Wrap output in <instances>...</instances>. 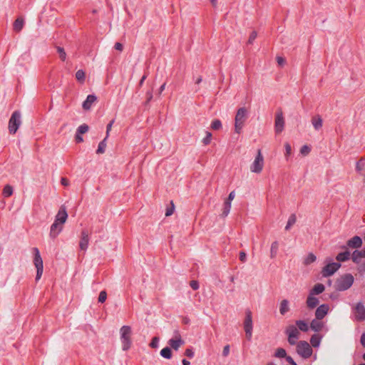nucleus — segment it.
Masks as SVG:
<instances>
[{"instance_id":"nucleus-22","label":"nucleus","mask_w":365,"mask_h":365,"mask_svg":"<svg viewBox=\"0 0 365 365\" xmlns=\"http://www.w3.org/2000/svg\"><path fill=\"white\" fill-rule=\"evenodd\" d=\"M325 289V287L324 284L321 283H317L315 284L312 289L310 290L309 294L315 295V294H319L322 293Z\"/></svg>"},{"instance_id":"nucleus-39","label":"nucleus","mask_w":365,"mask_h":365,"mask_svg":"<svg viewBox=\"0 0 365 365\" xmlns=\"http://www.w3.org/2000/svg\"><path fill=\"white\" fill-rule=\"evenodd\" d=\"M312 125L315 129H319L322 126V119L319 117H315L312 119Z\"/></svg>"},{"instance_id":"nucleus-4","label":"nucleus","mask_w":365,"mask_h":365,"mask_svg":"<svg viewBox=\"0 0 365 365\" xmlns=\"http://www.w3.org/2000/svg\"><path fill=\"white\" fill-rule=\"evenodd\" d=\"M33 254V264L36 269V280H39L43 272V262L41 256L40 251L38 248L34 247L32 249Z\"/></svg>"},{"instance_id":"nucleus-52","label":"nucleus","mask_w":365,"mask_h":365,"mask_svg":"<svg viewBox=\"0 0 365 365\" xmlns=\"http://www.w3.org/2000/svg\"><path fill=\"white\" fill-rule=\"evenodd\" d=\"M276 60L279 66H284L285 63V59L283 57L278 56L277 57Z\"/></svg>"},{"instance_id":"nucleus-31","label":"nucleus","mask_w":365,"mask_h":365,"mask_svg":"<svg viewBox=\"0 0 365 365\" xmlns=\"http://www.w3.org/2000/svg\"><path fill=\"white\" fill-rule=\"evenodd\" d=\"M296 325L299 331L301 330L302 331H307L309 329L308 324L304 321H297L296 322Z\"/></svg>"},{"instance_id":"nucleus-28","label":"nucleus","mask_w":365,"mask_h":365,"mask_svg":"<svg viewBox=\"0 0 365 365\" xmlns=\"http://www.w3.org/2000/svg\"><path fill=\"white\" fill-rule=\"evenodd\" d=\"M319 319H314L311 322L310 327L314 331H320L323 327V323L319 321Z\"/></svg>"},{"instance_id":"nucleus-38","label":"nucleus","mask_w":365,"mask_h":365,"mask_svg":"<svg viewBox=\"0 0 365 365\" xmlns=\"http://www.w3.org/2000/svg\"><path fill=\"white\" fill-rule=\"evenodd\" d=\"M86 73L83 70H78L76 73V78L78 81L83 83L85 81Z\"/></svg>"},{"instance_id":"nucleus-48","label":"nucleus","mask_w":365,"mask_h":365,"mask_svg":"<svg viewBox=\"0 0 365 365\" xmlns=\"http://www.w3.org/2000/svg\"><path fill=\"white\" fill-rule=\"evenodd\" d=\"M174 210H175V205L172 202L171 206L170 207H168L165 210V216H167V217L170 216L174 212Z\"/></svg>"},{"instance_id":"nucleus-14","label":"nucleus","mask_w":365,"mask_h":365,"mask_svg":"<svg viewBox=\"0 0 365 365\" xmlns=\"http://www.w3.org/2000/svg\"><path fill=\"white\" fill-rule=\"evenodd\" d=\"M169 344L173 349L178 350L182 345L184 344V341L181 336L178 334L169 340Z\"/></svg>"},{"instance_id":"nucleus-24","label":"nucleus","mask_w":365,"mask_h":365,"mask_svg":"<svg viewBox=\"0 0 365 365\" xmlns=\"http://www.w3.org/2000/svg\"><path fill=\"white\" fill-rule=\"evenodd\" d=\"M231 208H232L231 205H229L227 203L224 202L223 207L220 210V217L221 218L227 217L230 212Z\"/></svg>"},{"instance_id":"nucleus-3","label":"nucleus","mask_w":365,"mask_h":365,"mask_svg":"<svg viewBox=\"0 0 365 365\" xmlns=\"http://www.w3.org/2000/svg\"><path fill=\"white\" fill-rule=\"evenodd\" d=\"M120 339L123 351H128L132 346V329L130 326L124 325L119 329Z\"/></svg>"},{"instance_id":"nucleus-8","label":"nucleus","mask_w":365,"mask_h":365,"mask_svg":"<svg viewBox=\"0 0 365 365\" xmlns=\"http://www.w3.org/2000/svg\"><path fill=\"white\" fill-rule=\"evenodd\" d=\"M284 124L285 122L283 112L282 110H278L276 113L274 118V130L277 134L282 133L284 128Z\"/></svg>"},{"instance_id":"nucleus-5","label":"nucleus","mask_w":365,"mask_h":365,"mask_svg":"<svg viewBox=\"0 0 365 365\" xmlns=\"http://www.w3.org/2000/svg\"><path fill=\"white\" fill-rule=\"evenodd\" d=\"M354 281V276L351 274L341 275L336 282V287L339 291H345L349 289Z\"/></svg>"},{"instance_id":"nucleus-62","label":"nucleus","mask_w":365,"mask_h":365,"mask_svg":"<svg viewBox=\"0 0 365 365\" xmlns=\"http://www.w3.org/2000/svg\"><path fill=\"white\" fill-rule=\"evenodd\" d=\"M266 365H277V364H274V362H269Z\"/></svg>"},{"instance_id":"nucleus-11","label":"nucleus","mask_w":365,"mask_h":365,"mask_svg":"<svg viewBox=\"0 0 365 365\" xmlns=\"http://www.w3.org/2000/svg\"><path fill=\"white\" fill-rule=\"evenodd\" d=\"M244 329L247 339H250L252 336V318L250 313L247 314L245 319Z\"/></svg>"},{"instance_id":"nucleus-44","label":"nucleus","mask_w":365,"mask_h":365,"mask_svg":"<svg viewBox=\"0 0 365 365\" xmlns=\"http://www.w3.org/2000/svg\"><path fill=\"white\" fill-rule=\"evenodd\" d=\"M88 129H89L88 125H87L86 124H83L78 128L77 133L83 135V134L86 133V132H88Z\"/></svg>"},{"instance_id":"nucleus-7","label":"nucleus","mask_w":365,"mask_h":365,"mask_svg":"<svg viewBox=\"0 0 365 365\" xmlns=\"http://www.w3.org/2000/svg\"><path fill=\"white\" fill-rule=\"evenodd\" d=\"M296 350L297 354L304 358H308L312 354L310 345L305 341H300L297 344Z\"/></svg>"},{"instance_id":"nucleus-63","label":"nucleus","mask_w":365,"mask_h":365,"mask_svg":"<svg viewBox=\"0 0 365 365\" xmlns=\"http://www.w3.org/2000/svg\"><path fill=\"white\" fill-rule=\"evenodd\" d=\"M165 88V85H163L160 88V91H163Z\"/></svg>"},{"instance_id":"nucleus-42","label":"nucleus","mask_w":365,"mask_h":365,"mask_svg":"<svg viewBox=\"0 0 365 365\" xmlns=\"http://www.w3.org/2000/svg\"><path fill=\"white\" fill-rule=\"evenodd\" d=\"M57 52L59 55V58L62 61H65L66 59V53L64 49L61 47H57Z\"/></svg>"},{"instance_id":"nucleus-46","label":"nucleus","mask_w":365,"mask_h":365,"mask_svg":"<svg viewBox=\"0 0 365 365\" xmlns=\"http://www.w3.org/2000/svg\"><path fill=\"white\" fill-rule=\"evenodd\" d=\"M310 152V148L307 145H304L300 149V153L305 156L307 155Z\"/></svg>"},{"instance_id":"nucleus-60","label":"nucleus","mask_w":365,"mask_h":365,"mask_svg":"<svg viewBox=\"0 0 365 365\" xmlns=\"http://www.w3.org/2000/svg\"><path fill=\"white\" fill-rule=\"evenodd\" d=\"M245 257V253H241L240 254V259L241 260H243Z\"/></svg>"},{"instance_id":"nucleus-45","label":"nucleus","mask_w":365,"mask_h":365,"mask_svg":"<svg viewBox=\"0 0 365 365\" xmlns=\"http://www.w3.org/2000/svg\"><path fill=\"white\" fill-rule=\"evenodd\" d=\"M284 148L285 150V156L288 158L292 154V147L289 143H286L284 144Z\"/></svg>"},{"instance_id":"nucleus-20","label":"nucleus","mask_w":365,"mask_h":365,"mask_svg":"<svg viewBox=\"0 0 365 365\" xmlns=\"http://www.w3.org/2000/svg\"><path fill=\"white\" fill-rule=\"evenodd\" d=\"M89 241V234L87 231H82L79 245L81 250H86Z\"/></svg>"},{"instance_id":"nucleus-49","label":"nucleus","mask_w":365,"mask_h":365,"mask_svg":"<svg viewBox=\"0 0 365 365\" xmlns=\"http://www.w3.org/2000/svg\"><path fill=\"white\" fill-rule=\"evenodd\" d=\"M107 298V294L105 291H102L100 292L99 297H98V301L101 303L104 302L106 300Z\"/></svg>"},{"instance_id":"nucleus-50","label":"nucleus","mask_w":365,"mask_h":365,"mask_svg":"<svg viewBox=\"0 0 365 365\" xmlns=\"http://www.w3.org/2000/svg\"><path fill=\"white\" fill-rule=\"evenodd\" d=\"M75 140L77 143H82L83 141V138L82 137L81 134H79L78 133H76L75 136Z\"/></svg>"},{"instance_id":"nucleus-27","label":"nucleus","mask_w":365,"mask_h":365,"mask_svg":"<svg viewBox=\"0 0 365 365\" xmlns=\"http://www.w3.org/2000/svg\"><path fill=\"white\" fill-rule=\"evenodd\" d=\"M279 244L278 242H273L270 247V257L274 258L278 252Z\"/></svg>"},{"instance_id":"nucleus-61","label":"nucleus","mask_w":365,"mask_h":365,"mask_svg":"<svg viewBox=\"0 0 365 365\" xmlns=\"http://www.w3.org/2000/svg\"><path fill=\"white\" fill-rule=\"evenodd\" d=\"M361 252H362V256H364V257L365 258V248L361 250Z\"/></svg>"},{"instance_id":"nucleus-18","label":"nucleus","mask_w":365,"mask_h":365,"mask_svg":"<svg viewBox=\"0 0 365 365\" xmlns=\"http://www.w3.org/2000/svg\"><path fill=\"white\" fill-rule=\"evenodd\" d=\"M355 316L357 320L363 321L365 319V307L363 304L359 303L356 305Z\"/></svg>"},{"instance_id":"nucleus-58","label":"nucleus","mask_w":365,"mask_h":365,"mask_svg":"<svg viewBox=\"0 0 365 365\" xmlns=\"http://www.w3.org/2000/svg\"><path fill=\"white\" fill-rule=\"evenodd\" d=\"M361 344L365 347V333L361 335Z\"/></svg>"},{"instance_id":"nucleus-29","label":"nucleus","mask_w":365,"mask_h":365,"mask_svg":"<svg viewBox=\"0 0 365 365\" xmlns=\"http://www.w3.org/2000/svg\"><path fill=\"white\" fill-rule=\"evenodd\" d=\"M362 258L364 257L362 256L361 250H356L351 255V259L355 263H359Z\"/></svg>"},{"instance_id":"nucleus-41","label":"nucleus","mask_w":365,"mask_h":365,"mask_svg":"<svg viewBox=\"0 0 365 365\" xmlns=\"http://www.w3.org/2000/svg\"><path fill=\"white\" fill-rule=\"evenodd\" d=\"M235 195L236 194L235 191L230 192L227 197L225 200L224 202L232 206V202L234 200Z\"/></svg>"},{"instance_id":"nucleus-13","label":"nucleus","mask_w":365,"mask_h":365,"mask_svg":"<svg viewBox=\"0 0 365 365\" xmlns=\"http://www.w3.org/2000/svg\"><path fill=\"white\" fill-rule=\"evenodd\" d=\"M356 171L361 177V179L365 182V156L361 157L355 165Z\"/></svg>"},{"instance_id":"nucleus-47","label":"nucleus","mask_w":365,"mask_h":365,"mask_svg":"<svg viewBox=\"0 0 365 365\" xmlns=\"http://www.w3.org/2000/svg\"><path fill=\"white\" fill-rule=\"evenodd\" d=\"M159 338L155 336L152 339V341L150 344V347L155 349L158 346Z\"/></svg>"},{"instance_id":"nucleus-10","label":"nucleus","mask_w":365,"mask_h":365,"mask_svg":"<svg viewBox=\"0 0 365 365\" xmlns=\"http://www.w3.org/2000/svg\"><path fill=\"white\" fill-rule=\"evenodd\" d=\"M341 267L339 262H330L324 266L322 269L323 277H329L334 274Z\"/></svg>"},{"instance_id":"nucleus-32","label":"nucleus","mask_w":365,"mask_h":365,"mask_svg":"<svg viewBox=\"0 0 365 365\" xmlns=\"http://www.w3.org/2000/svg\"><path fill=\"white\" fill-rule=\"evenodd\" d=\"M222 127V122L218 119H215L211 122L210 128L213 130H220Z\"/></svg>"},{"instance_id":"nucleus-26","label":"nucleus","mask_w":365,"mask_h":365,"mask_svg":"<svg viewBox=\"0 0 365 365\" xmlns=\"http://www.w3.org/2000/svg\"><path fill=\"white\" fill-rule=\"evenodd\" d=\"M289 310V302L286 299L282 300L279 304V312L284 315Z\"/></svg>"},{"instance_id":"nucleus-6","label":"nucleus","mask_w":365,"mask_h":365,"mask_svg":"<svg viewBox=\"0 0 365 365\" xmlns=\"http://www.w3.org/2000/svg\"><path fill=\"white\" fill-rule=\"evenodd\" d=\"M21 115L19 111H15L11 115L9 121V131L11 134H15L21 123Z\"/></svg>"},{"instance_id":"nucleus-64","label":"nucleus","mask_w":365,"mask_h":365,"mask_svg":"<svg viewBox=\"0 0 365 365\" xmlns=\"http://www.w3.org/2000/svg\"><path fill=\"white\" fill-rule=\"evenodd\" d=\"M363 359L365 360V353L363 355Z\"/></svg>"},{"instance_id":"nucleus-34","label":"nucleus","mask_w":365,"mask_h":365,"mask_svg":"<svg viewBox=\"0 0 365 365\" xmlns=\"http://www.w3.org/2000/svg\"><path fill=\"white\" fill-rule=\"evenodd\" d=\"M14 190L13 187L10 185H6L4 186L3 189L2 194L4 197H10L13 194Z\"/></svg>"},{"instance_id":"nucleus-36","label":"nucleus","mask_w":365,"mask_h":365,"mask_svg":"<svg viewBox=\"0 0 365 365\" xmlns=\"http://www.w3.org/2000/svg\"><path fill=\"white\" fill-rule=\"evenodd\" d=\"M160 355L165 359H170L172 357V351L170 348L165 347L160 351Z\"/></svg>"},{"instance_id":"nucleus-51","label":"nucleus","mask_w":365,"mask_h":365,"mask_svg":"<svg viewBox=\"0 0 365 365\" xmlns=\"http://www.w3.org/2000/svg\"><path fill=\"white\" fill-rule=\"evenodd\" d=\"M185 356H187V357L189 358H192L194 355V352L191 349H187L185 351Z\"/></svg>"},{"instance_id":"nucleus-35","label":"nucleus","mask_w":365,"mask_h":365,"mask_svg":"<svg viewBox=\"0 0 365 365\" xmlns=\"http://www.w3.org/2000/svg\"><path fill=\"white\" fill-rule=\"evenodd\" d=\"M212 139V133L210 132L207 131L205 133V136L202 139V143L205 145H209L211 143Z\"/></svg>"},{"instance_id":"nucleus-55","label":"nucleus","mask_w":365,"mask_h":365,"mask_svg":"<svg viewBox=\"0 0 365 365\" xmlns=\"http://www.w3.org/2000/svg\"><path fill=\"white\" fill-rule=\"evenodd\" d=\"M190 287L193 289H197L198 288V284L197 282L195 281H192L190 283Z\"/></svg>"},{"instance_id":"nucleus-30","label":"nucleus","mask_w":365,"mask_h":365,"mask_svg":"<svg viewBox=\"0 0 365 365\" xmlns=\"http://www.w3.org/2000/svg\"><path fill=\"white\" fill-rule=\"evenodd\" d=\"M349 255L348 251L340 252L336 255V259L339 262H345L349 258Z\"/></svg>"},{"instance_id":"nucleus-2","label":"nucleus","mask_w":365,"mask_h":365,"mask_svg":"<svg viewBox=\"0 0 365 365\" xmlns=\"http://www.w3.org/2000/svg\"><path fill=\"white\" fill-rule=\"evenodd\" d=\"M264 168V158L260 150H258L254 159L249 165V170L252 174L260 175Z\"/></svg>"},{"instance_id":"nucleus-59","label":"nucleus","mask_w":365,"mask_h":365,"mask_svg":"<svg viewBox=\"0 0 365 365\" xmlns=\"http://www.w3.org/2000/svg\"><path fill=\"white\" fill-rule=\"evenodd\" d=\"M182 364H183V365H189V364H190V361H187V360H186V359H183V360L182 361Z\"/></svg>"},{"instance_id":"nucleus-40","label":"nucleus","mask_w":365,"mask_h":365,"mask_svg":"<svg viewBox=\"0 0 365 365\" xmlns=\"http://www.w3.org/2000/svg\"><path fill=\"white\" fill-rule=\"evenodd\" d=\"M311 341V344H312V346L317 347L320 344L321 337H320L319 335L315 334V335L312 336V337L311 338V341Z\"/></svg>"},{"instance_id":"nucleus-12","label":"nucleus","mask_w":365,"mask_h":365,"mask_svg":"<svg viewBox=\"0 0 365 365\" xmlns=\"http://www.w3.org/2000/svg\"><path fill=\"white\" fill-rule=\"evenodd\" d=\"M63 225L62 223L54 221L50 228V237L52 239L56 238L63 229Z\"/></svg>"},{"instance_id":"nucleus-33","label":"nucleus","mask_w":365,"mask_h":365,"mask_svg":"<svg viewBox=\"0 0 365 365\" xmlns=\"http://www.w3.org/2000/svg\"><path fill=\"white\" fill-rule=\"evenodd\" d=\"M274 356L275 357H278V358H287V357H289L288 356H287V352L285 351V349H282V348H278L275 350V352H274Z\"/></svg>"},{"instance_id":"nucleus-21","label":"nucleus","mask_w":365,"mask_h":365,"mask_svg":"<svg viewBox=\"0 0 365 365\" xmlns=\"http://www.w3.org/2000/svg\"><path fill=\"white\" fill-rule=\"evenodd\" d=\"M316 260L317 256L314 253L309 252L304 257L302 263L304 266H308L314 263Z\"/></svg>"},{"instance_id":"nucleus-43","label":"nucleus","mask_w":365,"mask_h":365,"mask_svg":"<svg viewBox=\"0 0 365 365\" xmlns=\"http://www.w3.org/2000/svg\"><path fill=\"white\" fill-rule=\"evenodd\" d=\"M257 37V33L255 31H253L250 33L248 37L247 43L248 44H252V43L255 41V40Z\"/></svg>"},{"instance_id":"nucleus-9","label":"nucleus","mask_w":365,"mask_h":365,"mask_svg":"<svg viewBox=\"0 0 365 365\" xmlns=\"http://www.w3.org/2000/svg\"><path fill=\"white\" fill-rule=\"evenodd\" d=\"M286 333L288 336V342L291 345H294L296 344L297 340L299 336V331L297 328V327L294 325H289L287 327L286 329Z\"/></svg>"},{"instance_id":"nucleus-19","label":"nucleus","mask_w":365,"mask_h":365,"mask_svg":"<svg viewBox=\"0 0 365 365\" xmlns=\"http://www.w3.org/2000/svg\"><path fill=\"white\" fill-rule=\"evenodd\" d=\"M347 245L351 248H359L362 245V240L359 236H354L349 239L347 242Z\"/></svg>"},{"instance_id":"nucleus-37","label":"nucleus","mask_w":365,"mask_h":365,"mask_svg":"<svg viewBox=\"0 0 365 365\" xmlns=\"http://www.w3.org/2000/svg\"><path fill=\"white\" fill-rule=\"evenodd\" d=\"M106 147H107V143H106V139H104L103 140H102L99 144H98V149H97V153L98 154H103L105 153L106 150Z\"/></svg>"},{"instance_id":"nucleus-1","label":"nucleus","mask_w":365,"mask_h":365,"mask_svg":"<svg viewBox=\"0 0 365 365\" xmlns=\"http://www.w3.org/2000/svg\"><path fill=\"white\" fill-rule=\"evenodd\" d=\"M248 113L249 109L246 107H241L237 110L234 120V131L236 134L240 135L242 133Z\"/></svg>"},{"instance_id":"nucleus-54","label":"nucleus","mask_w":365,"mask_h":365,"mask_svg":"<svg viewBox=\"0 0 365 365\" xmlns=\"http://www.w3.org/2000/svg\"><path fill=\"white\" fill-rule=\"evenodd\" d=\"M61 185H64V186H68V184H69V181H68V179H66V178H62V179L61 180Z\"/></svg>"},{"instance_id":"nucleus-23","label":"nucleus","mask_w":365,"mask_h":365,"mask_svg":"<svg viewBox=\"0 0 365 365\" xmlns=\"http://www.w3.org/2000/svg\"><path fill=\"white\" fill-rule=\"evenodd\" d=\"M307 306L309 308H314L319 304L318 299L314 295L309 294L307 299Z\"/></svg>"},{"instance_id":"nucleus-56","label":"nucleus","mask_w":365,"mask_h":365,"mask_svg":"<svg viewBox=\"0 0 365 365\" xmlns=\"http://www.w3.org/2000/svg\"><path fill=\"white\" fill-rule=\"evenodd\" d=\"M212 7L216 8L217 6V0H209Z\"/></svg>"},{"instance_id":"nucleus-25","label":"nucleus","mask_w":365,"mask_h":365,"mask_svg":"<svg viewBox=\"0 0 365 365\" xmlns=\"http://www.w3.org/2000/svg\"><path fill=\"white\" fill-rule=\"evenodd\" d=\"M24 21L22 18H17L13 24L14 30L16 32H19L24 27Z\"/></svg>"},{"instance_id":"nucleus-17","label":"nucleus","mask_w":365,"mask_h":365,"mask_svg":"<svg viewBox=\"0 0 365 365\" xmlns=\"http://www.w3.org/2000/svg\"><path fill=\"white\" fill-rule=\"evenodd\" d=\"M329 310V307L327 304H322L319 306L315 312V316L317 319H323Z\"/></svg>"},{"instance_id":"nucleus-57","label":"nucleus","mask_w":365,"mask_h":365,"mask_svg":"<svg viewBox=\"0 0 365 365\" xmlns=\"http://www.w3.org/2000/svg\"><path fill=\"white\" fill-rule=\"evenodd\" d=\"M229 351H230L229 346H225L223 349V351H222L223 355L227 356L229 354Z\"/></svg>"},{"instance_id":"nucleus-15","label":"nucleus","mask_w":365,"mask_h":365,"mask_svg":"<svg viewBox=\"0 0 365 365\" xmlns=\"http://www.w3.org/2000/svg\"><path fill=\"white\" fill-rule=\"evenodd\" d=\"M67 218H68V214H67L66 210L64 207H61L58 210V211L56 215L54 221H56V222L62 223V224H65V222L67 220Z\"/></svg>"},{"instance_id":"nucleus-16","label":"nucleus","mask_w":365,"mask_h":365,"mask_svg":"<svg viewBox=\"0 0 365 365\" xmlns=\"http://www.w3.org/2000/svg\"><path fill=\"white\" fill-rule=\"evenodd\" d=\"M97 101V97L95 95H88L86 100L82 103V108L84 110H89L92 105Z\"/></svg>"},{"instance_id":"nucleus-53","label":"nucleus","mask_w":365,"mask_h":365,"mask_svg":"<svg viewBox=\"0 0 365 365\" xmlns=\"http://www.w3.org/2000/svg\"><path fill=\"white\" fill-rule=\"evenodd\" d=\"M114 48L116 50L121 51L123 48V46L121 43H115Z\"/></svg>"}]
</instances>
